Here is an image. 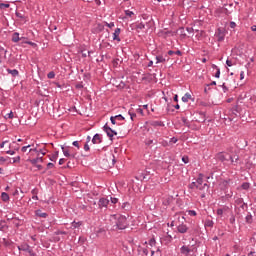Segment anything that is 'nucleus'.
<instances>
[{"label":"nucleus","instance_id":"6ab92c4d","mask_svg":"<svg viewBox=\"0 0 256 256\" xmlns=\"http://www.w3.org/2000/svg\"><path fill=\"white\" fill-rule=\"evenodd\" d=\"M6 71H7V73H9V75H12V77H19V70H17V69L11 70V69L7 68Z\"/></svg>","mask_w":256,"mask_h":256},{"label":"nucleus","instance_id":"b1692460","mask_svg":"<svg viewBox=\"0 0 256 256\" xmlns=\"http://www.w3.org/2000/svg\"><path fill=\"white\" fill-rule=\"evenodd\" d=\"M245 221L246 223H248V225H251V223H253V215H251V213H248L245 217Z\"/></svg>","mask_w":256,"mask_h":256},{"label":"nucleus","instance_id":"2eb2a0df","mask_svg":"<svg viewBox=\"0 0 256 256\" xmlns=\"http://www.w3.org/2000/svg\"><path fill=\"white\" fill-rule=\"evenodd\" d=\"M35 215H36V217H40L41 219H47V217H49V214H47L39 209L35 211Z\"/></svg>","mask_w":256,"mask_h":256},{"label":"nucleus","instance_id":"0eeeda50","mask_svg":"<svg viewBox=\"0 0 256 256\" xmlns=\"http://www.w3.org/2000/svg\"><path fill=\"white\" fill-rule=\"evenodd\" d=\"M149 175H151V171L149 170L139 172V177L143 179V181H149Z\"/></svg>","mask_w":256,"mask_h":256},{"label":"nucleus","instance_id":"72a5a7b5","mask_svg":"<svg viewBox=\"0 0 256 256\" xmlns=\"http://www.w3.org/2000/svg\"><path fill=\"white\" fill-rule=\"evenodd\" d=\"M225 211H227V208H219L217 210V215H223V213H225Z\"/></svg>","mask_w":256,"mask_h":256},{"label":"nucleus","instance_id":"ea45409f","mask_svg":"<svg viewBox=\"0 0 256 256\" xmlns=\"http://www.w3.org/2000/svg\"><path fill=\"white\" fill-rule=\"evenodd\" d=\"M229 223H230V225H235V216H234V215H232V216L230 217Z\"/></svg>","mask_w":256,"mask_h":256},{"label":"nucleus","instance_id":"8fccbe9b","mask_svg":"<svg viewBox=\"0 0 256 256\" xmlns=\"http://www.w3.org/2000/svg\"><path fill=\"white\" fill-rule=\"evenodd\" d=\"M110 201H111V203H113V205H115L118 203L119 199L111 197Z\"/></svg>","mask_w":256,"mask_h":256},{"label":"nucleus","instance_id":"774afa93","mask_svg":"<svg viewBox=\"0 0 256 256\" xmlns=\"http://www.w3.org/2000/svg\"><path fill=\"white\" fill-rule=\"evenodd\" d=\"M89 144L88 143H86L85 145H84V151H89Z\"/></svg>","mask_w":256,"mask_h":256},{"label":"nucleus","instance_id":"f257e3e1","mask_svg":"<svg viewBox=\"0 0 256 256\" xmlns=\"http://www.w3.org/2000/svg\"><path fill=\"white\" fill-rule=\"evenodd\" d=\"M115 225L114 229H118L119 231H123L129 227V222L127 221V217L123 215H114Z\"/></svg>","mask_w":256,"mask_h":256},{"label":"nucleus","instance_id":"49530a36","mask_svg":"<svg viewBox=\"0 0 256 256\" xmlns=\"http://www.w3.org/2000/svg\"><path fill=\"white\" fill-rule=\"evenodd\" d=\"M19 161H21V157H20V156H17V157H14V158H13L12 163H19Z\"/></svg>","mask_w":256,"mask_h":256},{"label":"nucleus","instance_id":"de8ad7c7","mask_svg":"<svg viewBox=\"0 0 256 256\" xmlns=\"http://www.w3.org/2000/svg\"><path fill=\"white\" fill-rule=\"evenodd\" d=\"M55 235H67V232L58 230L55 232Z\"/></svg>","mask_w":256,"mask_h":256},{"label":"nucleus","instance_id":"9d476101","mask_svg":"<svg viewBox=\"0 0 256 256\" xmlns=\"http://www.w3.org/2000/svg\"><path fill=\"white\" fill-rule=\"evenodd\" d=\"M178 233L185 234L187 231H189V227H187L185 224H180L177 226Z\"/></svg>","mask_w":256,"mask_h":256},{"label":"nucleus","instance_id":"f704fd0d","mask_svg":"<svg viewBox=\"0 0 256 256\" xmlns=\"http://www.w3.org/2000/svg\"><path fill=\"white\" fill-rule=\"evenodd\" d=\"M48 79H55V72L51 71L47 74Z\"/></svg>","mask_w":256,"mask_h":256},{"label":"nucleus","instance_id":"7ed1b4c3","mask_svg":"<svg viewBox=\"0 0 256 256\" xmlns=\"http://www.w3.org/2000/svg\"><path fill=\"white\" fill-rule=\"evenodd\" d=\"M103 131L106 133L107 137H109L110 141H113V137L117 135V131L112 130L107 124L103 126Z\"/></svg>","mask_w":256,"mask_h":256},{"label":"nucleus","instance_id":"09e8293b","mask_svg":"<svg viewBox=\"0 0 256 256\" xmlns=\"http://www.w3.org/2000/svg\"><path fill=\"white\" fill-rule=\"evenodd\" d=\"M13 117H14V116H13V112H10V113H8V114L5 115V118H6V119H13Z\"/></svg>","mask_w":256,"mask_h":256},{"label":"nucleus","instance_id":"58836bf2","mask_svg":"<svg viewBox=\"0 0 256 256\" xmlns=\"http://www.w3.org/2000/svg\"><path fill=\"white\" fill-rule=\"evenodd\" d=\"M29 147H33V145L23 146V147L21 148L22 153L27 152V149H29Z\"/></svg>","mask_w":256,"mask_h":256},{"label":"nucleus","instance_id":"37998d69","mask_svg":"<svg viewBox=\"0 0 256 256\" xmlns=\"http://www.w3.org/2000/svg\"><path fill=\"white\" fill-rule=\"evenodd\" d=\"M129 207H130V205H129V202H124L123 204H122V209H129Z\"/></svg>","mask_w":256,"mask_h":256},{"label":"nucleus","instance_id":"a211bd4d","mask_svg":"<svg viewBox=\"0 0 256 256\" xmlns=\"http://www.w3.org/2000/svg\"><path fill=\"white\" fill-rule=\"evenodd\" d=\"M236 205H239V207H241V209H247V204L245 202H243V198H238L236 200Z\"/></svg>","mask_w":256,"mask_h":256},{"label":"nucleus","instance_id":"864d4df0","mask_svg":"<svg viewBox=\"0 0 256 256\" xmlns=\"http://www.w3.org/2000/svg\"><path fill=\"white\" fill-rule=\"evenodd\" d=\"M226 65L228 66V67H233V61H231V60H226Z\"/></svg>","mask_w":256,"mask_h":256},{"label":"nucleus","instance_id":"680f3d73","mask_svg":"<svg viewBox=\"0 0 256 256\" xmlns=\"http://www.w3.org/2000/svg\"><path fill=\"white\" fill-rule=\"evenodd\" d=\"M186 31L188 32V33H193V31H195L192 27H187L186 28Z\"/></svg>","mask_w":256,"mask_h":256},{"label":"nucleus","instance_id":"6e6552de","mask_svg":"<svg viewBox=\"0 0 256 256\" xmlns=\"http://www.w3.org/2000/svg\"><path fill=\"white\" fill-rule=\"evenodd\" d=\"M61 149L65 157H71V159H75V157L77 156L76 153H70L69 149L65 148L64 146H61Z\"/></svg>","mask_w":256,"mask_h":256},{"label":"nucleus","instance_id":"603ef678","mask_svg":"<svg viewBox=\"0 0 256 256\" xmlns=\"http://www.w3.org/2000/svg\"><path fill=\"white\" fill-rule=\"evenodd\" d=\"M7 155H15V150H6Z\"/></svg>","mask_w":256,"mask_h":256},{"label":"nucleus","instance_id":"f3484780","mask_svg":"<svg viewBox=\"0 0 256 256\" xmlns=\"http://www.w3.org/2000/svg\"><path fill=\"white\" fill-rule=\"evenodd\" d=\"M19 251H25L26 253H29L31 250V246L29 244H22L18 246Z\"/></svg>","mask_w":256,"mask_h":256},{"label":"nucleus","instance_id":"a878e982","mask_svg":"<svg viewBox=\"0 0 256 256\" xmlns=\"http://www.w3.org/2000/svg\"><path fill=\"white\" fill-rule=\"evenodd\" d=\"M0 57H4V59L7 57V50L3 47H0Z\"/></svg>","mask_w":256,"mask_h":256},{"label":"nucleus","instance_id":"bb28decb","mask_svg":"<svg viewBox=\"0 0 256 256\" xmlns=\"http://www.w3.org/2000/svg\"><path fill=\"white\" fill-rule=\"evenodd\" d=\"M154 127H164L165 124H163L162 121H154L153 122Z\"/></svg>","mask_w":256,"mask_h":256},{"label":"nucleus","instance_id":"39448f33","mask_svg":"<svg viewBox=\"0 0 256 256\" xmlns=\"http://www.w3.org/2000/svg\"><path fill=\"white\" fill-rule=\"evenodd\" d=\"M217 161H221V163H225V161H229L230 159L227 158V155L223 152H219L215 155Z\"/></svg>","mask_w":256,"mask_h":256},{"label":"nucleus","instance_id":"1a4fd4ad","mask_svg":"<svg viewBox=\"0 0 256 256\" xmlns=\"http://www.w3.org/2000/svg\"><path fill=\"white\" fill-rule=\"evenodd\" d=\"M93 145H99V143H103V137L101 134H95L92 138Z\"/></svg>","mask_w":256,"mask_h":256},{"label":"nucleus","instance_id":"4c0bfd02","mask_svg":"<svg viewBox=\"0 0 256 256\" xmlns=\"http://www.w3.org/2000/svg\"><path fill=\"white\" fill-rule=\"evenodd\" d=\"M188 215H190V217H195L197 215V212L195 210H189Z\"/></svg>","mask_w":256,"mask_h":256},{"label":"nucleus","instance_id":"473e14b6","mask_svg":"<svg viewBox=\"0 0 256 256\" xmlns=\"http://www.w3.org/2000/svg\"><path fill=\"white\" fill-rule=\"evenodd\" d=\"M128 115H130L131 121H134L135 117H137V114L134 112H131V110H129Z\"/></svg>","mask_w":256,"mask_h":256},{"label":"nucleus","instance_id":"9b49d317","mask_svg":"<svg viewBox=\"0 0 256 256\" xmlns=\"http://www.w3.org/2000/svg\"><path fill=\"white\" fill-rule=\"evenodd\" d=\"M11 41L12 43H19V41H23V38L19 37V32H14Z\"/></svg>","mask_w":256,"mask_h":256},{"label":"nucleus","instance_id":"393cba45","mask_svg":"<svg viewBox=\"0 0 256 256\" xmlns=\"http://www.w3.org/2000/svg\"><path fill=\"white\" fill-rule=\"evenodd\" d=\"M189 99H191V94H189V93H186V94L182 97L183 103H189Z\"/></svg>","mask_w":256,"mask_h":256},{"label":"nucleus","instance_id":"338daca9","mask_svg":"<svg viewBox=\"0 0 256 256\" xmlns=\"http://www.w3.org/2000/svg\"><path fill=\"white\" fill-rule=\"evenodd\" d=\"M247 256H256V252L255 251H250Z\"/></svg>","mask_w":256,"mask_h":256},{"label":"nucleus","instance_id":"2f4dec72","mask_svg":"<svg viewBox=\"0 0 256 256\" xmlns=\"http://www.w3.org/2000/svg\"><path fill=\"white\" fill-rule=\"evenodd\" d=\"M114 118L117 121H125V117H123V115H121V114H118V115L114 116Z\"/></svg>","mask_w":256,"mask_h":256},{"label":"nucleus","instance_id":"20e7f679","mask_svg":"<svg viewBox=\"0 0 256 256\" xmlns=\"http://www.w3.org/2000/svg\"><path fill=\"white\" fill-rule=\"evenodd\" d=\"M15 15L18 18V21H21L22 23H27V21H29V16L25 14L24 11H16Z\"/></svg>","mask_w":256,"mask_h":256},{"label":"nucleus","instance_id":"423d86ee","mask_svg":"<svg viewBox=\"0 0 256 256\" xmlns=\"http://www.w3.org/2000/svg\"><path fill=\"white\" fill-rule=\"evenodd\" d=\"M107 205H109V199H107V198L99 199V201H98L99 209H103V207H105V209H107Z\"/></svg>","mask_w":256,"mask_h":256},{"label":"nucleus","instance_id":"c9c22d12","mask_svg":"<svg viewBox=\"0 0 256 256\" xmlns=\"http://www.w3.org/2000/svg\"><path fill=\"white\" fill-rule=\"evenodd\" d=\"M156 243L157 242L155 241V238H152V239L149 240L150 247H155Z\"/></svg>","mask_w":256,"mask_h":256},{"label":"nucleus","instance_id":"4be33fe9","mask_svg":"<svg viewBox=\"0 0 256 256\" xmlns=\"http://www.w3.org/2000/svg\"><path fill=\"white\" fill-rule=\"evenodd\" d=\"M229 159L232 163V165H237V163H239V156H229Z\"/></svg>","mask_w":256,"mask_h":256},{"label":"nucleus","instance_id":"69168bd1","mask_svg":"<svg viewBox=\"0 0 256 256\" xmlns=\"http://www.w3.org/2000/svg\"><path fill=\"white\" fill-rule=\"evenodd\" d=\"M72 145H73L74 147H77V149H79V141H74V142L72 143Z\"/></svg>","mask_w":256,"mask_h":256},{"label":"nucleus","instance_id":"ddd939ff","mask_svg":"<svg viewBox=\"0 0 256 256\" xmlns=\"http://www.w3.org/2000/svg\"><path fill=\"white\" fill-rule=\"evenodd\" d=\"M28 161L31 163V165H37V163H43V156H39L38 154L37 158L30 159Z\"/></svg>","mask_w":256,"mask_h":256},{"label":"nucleus","instance_id":"a19ab883","mask_svg":"<svg viewBox=\"0 0 256 256\" xmlns=\"http://www.w3.org/2000/svg\"><path fill=\"white\" fill-rule=\"evenodd\" d=\"M0 9H9V4L0 3Z\"/></svg>","mask_w":256,"mask_h":256},{"label":"nucleus","instance_id":"052dcab7","mask_svg":"<svg viewBox=\"0 0 256 256\" xmlns=\"http://www.w3.org/2000/svg\"><path fill=\"white\" fill-rule=\"evenodd\" d=\"M28 253H29L30 256H37V254L33 251L32 248Z\"/></svg>","mask_w":256,"mask_h":256},{"label":"nucleus","instance_id":"5701e85b","mask_svg":"<svg viewBox=\"0 0 256 256\" xmlns=\"http://www.w3.org/2000/svg\"><path fill=\"white\" fill-rule=\"evenodd\" d=\"M82 224H83V223H81V221H79V222L73 221V222L71 223L70 229H79V226L82 225Z\"/></svg>","mask_w":256,"mask_h":256},{"label":"nucleus","instance_id":"7c9ffc66","mask_svg":"<svg viewBox=\"0 0 256 256\" xmlns=\"http://www.w3.org/2000/svg\"><path fill=\"white\" fill-rule=\"evenodd\" d=\"M125 15H126V17H133V15H135V13L131 10H125Z\"/></svg>","mask_w":256,"mask_h":256},{"label":"nucleus","instance_id":"4468645a","mask_svg":"<svg viewBox=\"0 0 256 256\" xmlns=\"http://www.w3.org/2000/svg\"><path fill=\"white\" fill-rule=\"evenodd\" d=\"M180 253H182V255L189 256V253H191V248L184 245L180 248Z\"/></svg>","mask_w":256,"mask_h":256},{"label":"nucleus","instance_id":"f8f14e48","mask_svg":"<svg viewBox=\"0 0 256 256\" xmlns=\"http://www.w3.org/2000/svg\"><path fill=\"white\" fill-rule=\"evenodd\" d=\"M121 34V28H116L113 33V41H118V43L121 41V38H119V35Z\"/></svg>","mask_w":256,"mask_h":256},{"label":"nucleus","instance_id":"dca6fc26","mask_svg":"<svg viewBox=\"0 0 256 256\" xmlns=\"http://www.w3.org/2000/svg\"><path fill=\"white\" fill-rule=\"evenodd\" d=\"M169 59V57H167V55L163 56V55H158L156 56V63H166V61Z\"/></svg>","mask_w":256,"mask_h":256},{"label":"nucleus","instance_id":"c85d7f7f","mask_svg":"<svg viewBox=\"0 0 256 256\" xmlns=\"http://www.w3.org/2000/svg\"><path fill=\"white\" fill-rule=\"evenodd\" d=\"M7 228V224H5V221H0V231H5Z\"/></svg>","mask_w":256,"mask_h":256},{"label":"nucleus","instance_id":"13d9d810","mask_svg":"<svg viewBox=\"0 0 256 256\" xmlns=\"http://www.w3.org/2000/svg\"><path fill=\"white\" fill-rule=\"evenodd\" d=\"M76 89H83V83H78L75 85Z\"/></svg>","mask_w":256,"mask_h":256},{"label":"nucleus","instance_id":"79ce46f5","mask_svg":"<svg viewBox=\"0 0 256 256\" xmlns=\"http://www.w3.org/2000/svg\"><path fill=\"white\" fill-rule=\"evenodd\" d=\"M214 223L212 220H207L206 221V227H213Z\"/></svg>","mask_w":256,"mask_h":256},{"label":"nucleus","instance_id":"cd10ccee","mask_svg":"<svg viewBox=\"0 0 256 256\" xmlns=\"http://www.w3.org/2000/svg\"><path fill=\"white\" fill-rule=\"evenodd\" d=\"M151 256H161V250L157 249V251L155 252V250L151 251Z\"/></svg>","mask_w":256,"mask_h":256},{"label":"nucleus","instance_id":"c756f323","mask_svg":"<svg viewBox=\"0 0 256 256\" xmlns=\"http://www.w3.org/2000/svg\"><path fill=\"white\" fill-rule=\"evenodd\" d=\"M230 183H231V179H227L222 182V185L227 189Z\"/></svg>","mask_w":256,"mask_h":256},{"label":"nucleus","instance_id":"e433bc0d","mask_svg":"<svg viewBox=\"0 0 256 256\" xmlns=\"http://www.w3.org/2000/svg\"><path fill=\"white\" fill-rule=\"evenodd\" d=\"M136 29H140V30L145 29V25L143 24V22L137 24V25H136Z\"/></svg>","mask_w":256,"mask_h":256},{"label":"nucleus","instance_id":"4d7b16f0","mask_svg":"<svg viewBox=\"0 0 256 256\" xmlns=\"http://www.w3.org/2000/svg\"><path fill=\"white\" fill-rule=\"evenodd\" d=\"M177 141H179V139H177L176 137H172L170 139V143H177Z\"/></svg>","mask_w":256,"mask_h":256},{"label":"nucleus","instance_id":"a18cd8bd","mask_svg":"<svg viewBox=\"0 0 256 256\" xmlns=\"http://www.w3.org/2000/svg\"><path fill=\"white\" fill-rule=\"evenodd\" d=\"M145 145H147V147H149L150 145H153V140L151 139L145 140Z\"/></svg>","mask_w":256,"mask_h":256},{"label":"nucleus","instance_id":"aec40b11","mask_svg":"<svg viewBox=\"0 0 256 256\" xmlns=\"http://www.w3.org/2000/svg\"><path fill=\"white\" fill-rule=\"evenodd\" d=\"M212 69H216L214 77H216V79H219V77H221V69H219V66L213 64Z\"/></svg>","mask_w":256,"mask_h":256},{"label":"nucleus","instance_id":"412c9836","mask_svg":"<svg viewBox=\"0 0 256 256\" xmlns=\"http://www.w3.org/2000/svg\"><path fill=\"white\" fill-rule=\"evenodd\" d=\"M1 199L4 203H9V194H7L6 192H2L1 193Z\"/></svg>","mask_w":256,"mask_h":256},{"label":"nucleus","instance_id":"f03ea898","mask_svg":"<svg viewBox=\"0 0 256 256\" xmlns=\"http://www.w3.org/2000/svg\"><path fill=\"white\" fill-rule=\"evenodd\" d=\"M203 185V187H201ZM196 189H199V191H209V184L204 183L203 184V175H199V177L196 180Z\"/></svg>","mask_w":256,"mask_h":256},{"label":"nucleus","instance_id":"c03bdc74","mask_svg":"<svg viewBox=\"0 0 256 256\" xmlns=\"http://www.w3.org/2000/svg\"><path fill=\"white\" fill-rule=\"evenodd\" d=\"M182 162L185 163V164L189 163V156H183L182 157Z\"/></svg>","mask_w":256,"mask_h":256},{"label":"nucleus","instance_id":"3c124183","mask_svg":"<svg viewBox=\"0 0 256 256\" xmlns=\"http://www.w3.org/2000/svg\"><path fill=\"white\" fill-rule=\"evenodd\" d=\"M110 121H111L112 125H116L117 124V120H116V118H114V116L110 117Z\"/></svg>","mask_w":256,"mask_h":256},{"label":"nucleus","instance_id":"0e129e2a","mask_svg":"<svg viewBox=\"0 0 256 256\" xmlns=\"http://www.w3.org/2000/svg\"><path fill=\"white\" fill-rule=\"evenodd\" d=\"M231 29H235L237 27V24L235 22H230Z\"/></svg>","mask_w":256,"mask_h":256},{"label":"nucleus","instance_id":"e2e57ef3","mask_svg":"<svg viewBox=\"0 0 256 256\" xmlns=\"http://www.w3.org/2000/svg\"><path fill=\"white\" fill-rule=\"evenodd\" d=\"M234 250L236 252H239V251H241V247H239V245H234Z\"/></svg>","mask_w":256,"mask_h":256},{"label":"nucleus","instance_id":"6e6d98bb","mask_svg":"<svg viewBox=\"0 0 256 256\" xmlns=\"http://www.w3.org/2000/svg\"><path fill=\"white\" fill-rule=\"evenodd\" d=\"M5 161H7V158L1 156L0 157V165H3V163H5Z\"/></svg>","mask_w":256,"mask_h":256},{"label":"nucleus","instance_id":"bf43d9fd","mask_svg":"<svg viewBox=\"0 0 256 256\" xmlns=\"http://www.w3.org/2000/svg\"><path fill=\"white\" fill-rule=\"evenodd\" d=\"M142 253H143L144 255H149V250H148L147 248H143V249H142Z\"/></svg>","mask_w":256,"mask_h":256},{"label":"nucleus","instance_id":"5fc2aeb1","mask_svg":"<svg viewBox=\"0 0 256 256\" xmlns=\"http://www.w3.org/2000/svg\"><path fill=\"white\" fill-rule=\"evenodd\" d=\"M190 189H195V187H197V182H192L190 185H189Z\"/></svg>","mask_w":256,"mask_h":256}]
</instances>
